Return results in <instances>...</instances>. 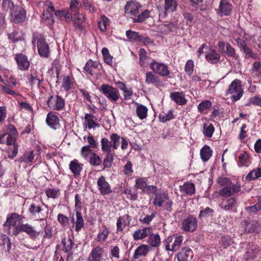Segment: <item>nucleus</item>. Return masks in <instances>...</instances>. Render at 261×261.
Instances as JSON below:
<instances>
[{
  "label": "nucleus",
  "mask_w": 261,
  "mask_h": 261,
  "mask_svg": "<svg viewBox=\"0 0 261 261\" xmlns=\"http://www.w3.org/2000/svg\"><path fill=\"white\" fill-rule=\"evenodd\" d=\"M197 227V220L192 216H189L182 222V229L185 231L193 232Z\"/></svg>",
  "instance_id": "13"
},
{
  "label": "nucleus",
  "mask_w": 261,
  "mask_h": 261,
  "mask_svg": "<svg viewBox=\"0 0 261 261\" xmlns=\"http://www.w3.org/2000/svg\"><path fill=\"white\" fill-rule=\"evenodd\" d=\"M178 28L177 25L173 22H167L160 26V31L164 34H167L170 32H175Z\"/></svg>",
  "instance_id": "28"
},
{
  "label": "nucleus",
  "mask_w": 261,
  "mask_h": 261,
  "mask_svg": "<svg viewBox=\"0 0 261 261\" xmlns=\"http://www.w3.org/2000/svg\"><path fill=\"white\" fill-rule=\"evenodd\" d=\"M147 243L150 247H158L161 244V238L159 234L152 232L149 235Z\"/></svg>",
  "instance_id": "30"
},
{
  "label": "nucleus",
  "mask_w": 261,
  "mask_h": 261,
  "mask_svg": "<svg viewBox=\"0 0 261 261\" xmlns=\"http://www.w3.org/2000/svg\"><path fill=\"white\" fill-rule=\"evenodd\" d=\"M147 186V179L145 178H139L136 179L135 187L140 189L144 192Z\"/></svg>",
  "instance_id": "50"
},
{
  "label": "nucleus",
  "mask_w": 261,
  "mask_h": 261,
  "mask_svg": "<svg viewBox=\"0 0 261 261\" xmlns=\"http://www.w3.org/2000/svg\"><path fill=\"white\" fill-rule=\"evenodd\" d=\"M84 120V125L85 128L90 129L99 126V124L96 122L97 118L92 114H86Z\"/></svg>",
  "instance_id": "22"
},
{
  "label": "nucleus",
  "mask_w": 261,
  "mask_h": 261,
  "mask_svg": "<svg viewBox=\"0 0 261 261\" xmlns=\"http://www.w3.org/2000/svg\"><path fill=\"white\" fill-rule=\"evenodd\" d=\"M168 197V194L164 192L156 193L153 199V204L156 206L161 207Z\"/></svg>",
  "instance_id": "29"
},
{
  "label": "nucleus",
  "mask_w": 261,
  "mask_h": 261,
  "mask_svg": "<svg viewBox=\"0 0 261 261\" xmlns=\"http://www.w3.org/2000/svg\"><path fill=\"white\" fill-rule=\"evenodd\" d=\"M83 139L84 140H87L90 148H97L98 147L97 142L90 134L87 136H84Z\"/></svg>",
  "instance_id": "58"
},
{
  "label": "nucleus",
  "mask_w": 261,
  "mask_h": 261,
  "mask_svg": "<svg viewBox=\"0 0 261 261\" xmlns=\"http://www.w3.org/2000/svg\"><path fill=\"white\" fill-rule=\"evenodd\" d=\"M149 251V247L147 245L142 244L139 246L135 251L134 259H139L140 256H146Z\"/></svg>",
  "instance_id": "27"
},
{
  "label": "nucleus",
  "mask_w": 261,
  "mask_h": 261,
  "mask_svg": "<svg viewBox=\"0 0 261 261\" xmlns=\"http://www.w3.org/2000/svg\"><path fill=\"white\" fill-rule=\"evenodd\" d=\"M6 127V129L5 133L8 135H10V136L13 137L16 139L18 135L16 127L12 124L7 125Z\"/></svg>",
  "instance_id": "61"
},
{
  "label": "nucleus",
  "mask_w": 261,
  "mask_h": 261,
  "mask_svg": "<svg viewBox=\"0 0 261 261\" xmlns=\"http://www.w3.org/2000/svg\"><path fill=\"white\" fill-rule=\"evenodd\" d=\"M261 177V167L251 170L246 176V180L251 181Z\"/></svg>",
  "instance_id": "37"
},
{
  "label": "nucleus",
  "mask_w": 261,
  "mask_h": 261,
  "mask_svg": "<svg viewBox=\"0 0 261 261\" xmlns=\"http://www.w3.org/2000/svg\"><path fill=\"white\" fill-rule=\"evenodd\" d=\"M97 186L100 194L102 195L109 194L112 192L110 184L106 181V178L103 176H101L98 179Z\"/></svg>",
  "instance_id": "14"
},
{
  "label": "nucleus",
  "mask_w": 261,
  "mask_h": 261,
  "mask_svg": "<svg viewBox=\"0 0 261 261\" xmlns=\"http://www.w3.org/2000/svg\"><path fill=\"white\" fill-rule=\"evenodd\" d=\"M76 220L75 222H74V218H72V221L75 223V230L76 231H79L84 226V219L81 213L79 211L76 212Z\"/></svg>",
  "instance_id": "39"
},
{
  "label": "nucleus",
  "mask_w": 261,
  "mask_h": 261,
  "mask_svg": "<svg viewBox=\"0 0 261 261\" xmlns=\"http://www.w3.org/2000/svg\"><path fill=\"white\" fill-rule=\"evenodd\" d=\"M243 93L241 81L236 79L229 85L226 91V95H230L231 99L233 101H236L241 98Z\"/></svg>",
  "instance_id": "1"
},
{
  "label": "nucleus",
  "mask_w": 261,
  "mask_h": 261,
  "mask_svg": "<svg viewBox=\"0 0 261 261\" xmlns=\"http://www.w3.org/2000/svg\"><path fill=\"white\" fill-rule=\"evenodd\" d=\"M220 55L215 49H211L205 55L206 60L211 64H217L220 60Z\"/></svg>",
  "instance_id": "25"
},
{
  "label": "nucleus",
  "mask_w": 261,
  "mask_h": 261,
  "mask_svg": "<svg viewBox=\"0 0 261 261\" xmlns=\"http://www.w3.org/2000/svg\"><path fill=\"white\" fill-rule=\"evenodd\" d=\"M184 237L180 235L168 237L165 241V249L168 251L175 252L181 246Z\"/></svg>",
  "instance_id": "4"
},
{
  "label": "nucleus",
  "mask_w": 261,
  "mask_h": 261,
  "mask_svg": "<svg viewBox=\"0 0 261 261\" xmlns=\"http://www.w3.org/2000/svg\"><path fill=\"white\" fill-rule=\"evenodd\" d=\"M21 232H25L32 239H36L40 233V231L36 230L34 226L29 223L21 224L18 234Z\"/></svg>",
  "instance_id": "15"
},
{
  "label": "nucleus",
  "mask_w": 261,
  "mask_h": 261,
  "mask_svg": "<svg viewBox=\"0 0 261 261\" xmlns=\"http://www.w3.org/2000/svg\"><path fill=\"white\" fill-rule=\"evenodd\" d=\"M217 181L220 186L228 187L231 185V180L228 177L223 176L219 177Z\"/></svg>",
  "instance_id": "56"
},
{
  "label": "nucleus",
  "mask_w": 261,
  "mask_h": 261,
  "mask_svg": "<svg viewBox=\"0 0 261 261\" xmlns=\"http://www.w3.org/2000/svg\"><path fill=\"white\" fill-rule=\"evenodd\" d=\"M2 7L4 10L12 12L15 8V5L11 0H2Z\"/></svg>",
  "instance_id": "48"
},
{
  "label": "nucleus",
  "mask_w": 261,
  "mask_h": 261,
  "mask_svg": "<svg viewBox=\"0 0 261 261\" xmlns=\"http://www.w3.org/2000/svg\"><path fill=\"white\" fill-rule=\"evenodd\" d=\"M177 3L175 0H165L164 9L166 12H173L176 10Z\"/></svg>",
  "instance_id": "35"
},
{
  "label": "nucleus",
  "mask_w": 261,
  "mask_h": 261,
  "mask_svg": "<svg viewBox=\"0 0 261 261\" xmlns=\"http://www.w3.org/2000/svg\"><path fill=\"white\" fill-rule=\"evenodd\" d=\"M73 79L69 76H65L63 79L62 87L64 89L68 91L72 88L74 85Z\"/></svg>",
  "instance_id": "44"
},
{
  "label": "nucleus",
  "mask_w": 261,
  "mask_h": 261,
  "mask_svg": "<svg viewBox=\"0 0 261 261\" xmlns=\"http://www.w3.org/2000/svg\"><path fill=\"white\" fill-rule=\"evenodd\" d=\"M150 17V12L146 10L142 12L140 14H138L133 18L134 22H142L147 18Z\"/></svg>",
  "instance_id": "46"
},
{
  "label": "nucleus",
  "mask_w": 261,
  "mask_h": 261,
  "mask_svg": "<svg viewBox=\"0 0 261 261\" xmlns=\"http://www.w3.org/2000/svg\"><path fill=\"white\" fill-rule=\"evenodd\" d=\"M211 156L212 151L209 146L205 145L201 148L200 150V156L203 161H207Z\"/></svg>",
  "instance_id": "41"
},
{
  "label": "nucleus",
  "mask_w": 261,
  "mask_h": 261,
  "mask_svg": "<svg viewBox=\"0 0 261 261\" xmlns=\"http://www.w3.org/2000/svg\"><path fill=\"white\" fill-rule=\"evenodd\" d=\"M218 46L220 51L222 53H225L228 57L235 58L236 50L228 43L224 41H219Z\"/></svg>",
  "instance_id": "17"
},
{
  "label": "nucleus",
  "mask_w": 261,
  "mask_h": 261,
  "mask_svg": "<svg viewBox=\"0 0 261 261\" xmlns=\"http://www.w3.org/2000/svg\"><path fill=\"white\" fill-rule=\"evenodd\" d=\"M89 163L92 166H98L102 163V160L96 153L92 154L89 158Z\"/></svg>",
  "instance_id": "54"
},
{
  "label": "nucleus",
  "mask_w": 261,
  "mask_h": 261,
  "mask_svg": "<svg viewBox=\"0 0 261 261\" xmlns=\"http://www.w3.org/2000/svg\"><path fill=\"white\" fill-rule=\"evenodd\" d=\"M62 244L63 245V250L69 255L67 256V259H69L70 255L71 253V250L73 246V242L71 239L69 237L68 238H63L62 240Z\"/></svg>",
  "instance_id": "33"
},
{
  "label": "nucleus",
  "mask_w": 261,
  "mask_h": 261,
  "mask_svg": "<svg viewBox=\"0 0 261 261\" xmlns=\"http://www.w3.org/2000/svg\"><path fill=\"white\" fill-rule=\"evenodd\" d=\"M16 61L18 68L21 70H26L30 66V62L28 57L23 54H18L15 55L14 58Z\"/></svg>",
  "instance_id": "16"
},
{
  "label": "nucleus",
  "mask_w": 261,
  "mask_h": 261,
  "mask_svg": "<svg viewBox=\"0 0 261 261\" xmlns=\"http://www.w3.org/2000/svg\"><path fill=\"white\" fill-rule=\"evenodd\" d=\"M93 153L89 145L84 146L81 150V156L85 159L90 157Z\"/></svg>",
  "instance_id": "53"
},
{
  "label": "nucleus",
  "mask_w": 261,
  "mask_h": 261,
  "mask_svg": "<svg viewBox=\"0 0 261 261\" xmlns=\"http://www.w3.org/2000/svg\"><path fill=\"white\" fill-rule=\"evenodd\" d=\"M69 169L74 176L80 175L82 169V165L80 164L77 160L71 161L69 164Z\"/></svg>",
  "instance_id": "31"
},
{
  "label": "nucleus",
  "mask_w": 261,
  "mask_h": 261,
  "mask_svg": "<svg viewBox=\"0 0 261 261\" xmlns=\"http://www.w3.org/2000/svg\"><path fill=\"white\" fill-rule=\"evenodd\" d=\"M110 139L113 142L112 147L114 149H117L119 146L121 138L116 134H113L111 135Z\"/></svg>",
  "instance_id": "60"
},
{
  "label": "nucleus",
  "mask_w": 261,
  "mask_h": 261,
  "mask_svg": "<svg viewBox=\"0 0 261 261\" xmlns=\"http://www.w3.org/2000/svg\"><path fill=\"white\" fill-rule=\"evenodd\" d=\"M34 158L33 151L26 152L23 155L21 158V161L25 163L32 162Z\"/></svg>",
  "instance_id": "62"
},
{
  "label": "nucleus",
  "mask_w": 261,
  "mask_h": 261,
  "mask_svg": "<svg viewBox=\"0 0 261 261\" xmlns=\"http://www.w3.org/2000/svg\"><path fill=\"white\" fill-rule=\"evenodd\" d=\"M131 219L128 214H125L122 217H120L117 222V230L118 231H121L123 228L129 225Z\"/></svg>",
  "instance_id": "26"
},
{
  "label": "nucleus",
  "mask_w": 261,
  "mask_h": 261,
  "mask_svg": "<svg viewBox=\"0 0 261 261\" xmlns=\"http://www.w3.org/2000/svg\"><path fill=\"white\" fill-rule=\"evenodd\" d=\"M108 22V18L105 15L101 16L100 20L98 22V28L100 31L105 32L107 30Z\"/></svg>",
  "instance_id": "55"
},
{
  "label": "nucleus",
  "mask_w": 261,
  "mask_h": 261,
  "mask_svg": "<svg viewBox=\"0 0 261 261\" xmlns=\"http://www.w3.org/2000/svg\"><path fill=\"white\" fill-rule=\"evenodd\" d=\"M241 185L237 183L230 186L223 188L219 191V194L221 196L224 197H229L231 196H234L241 191Z\"/></svg>",
  "instance_id": "10"
},
{
  "label": "nucleus",
  "mask_w": 261,
  "mask_h": 261,
  "mask_svg": "<svg viewBox=\"0 0 261 261\" xmlns=\"http://www.w3.org/2000/svg\"><path fill=\"white\" fill-rule=\"evenodd\" d=\"M37 48L39 55L47 58L49 56V48L48 43L44 38H39L37 41Z\"/></svg>",
  "instance_id": "18"
},
{
  "label": "nucleus",
  "mask_w": 261,
  "mask_h": 261,
  "mask_svg": "<svg viewBox=\"0 0 261 261\" xmlns=\"http://www.w3.org/2000/svg\"><path fill=\"white\" fill-rule=\"evenodd\" d=\"M173 110H170L168 113H162L159 115V119L161 122H166L173 118Z\"/></svg>",
  "instance_id": "49"
},
{
  "label": "nucleus",
  "mask_w": 261,
  "mask_h": 261,
  "mask_svg": "<svg viewBox=\"0 0 261 261\" xmlns=\"http://www.w3.org/2000/svg\"><path fill=\"white\" fill-rule=\"evenodd\" d=\"M147 112L148 109L146 107L141 104H137L136 113L137 116L140 119H144L146 118L147 115Z\"/></svg>",
  "instance_id": "38"
},
{
  "label": "nucleus",
  "mask_w": 261,
  "mask_h": 261,
  "mask_svg": "<svg viewBox=\"0 0 261 261\" xmlns=\"http://www.w3.org/2000/svg\"><path fill=\"white\" fill-rule=\"evenodd\" d=\"M103 249L98 246L93 248L88 256V261H102Z\"/></svg>",
  "instance_id": "20"
},
{
  "label": "nucleus",
  "mask_w": 261,
  "mask_h": 261,
  "mask_svg": "<svg viewBox=\"0 0 261 261\" xmlns=\"http://www.w3.org/2000/svg\"><path fill=\"white\" fill-rule=\"evenodd\" d=\"M6 133L0 135V144L7 145H13V149H9V153L12 158L15 156L18 152V144L16 142V139Z\"/></svg>",
  "instance_id": "5"
},
{
  "label": "nucleus",
  "mask_w": 261,
  "mask_h": 261,
  "mask_svg": "<svg viewBox=\"0 0 261 261\" xmlns=\"http://www.w3.org/2000/svg\"><path fill=\"white\" fill-rule=\"evenodd\" d=\"M236 204V199L234 198H231L226 201L225 204L222 206V207L226 211H228L235 206Z\"/></svg>",
  "instance_id": "59"
},
{
  "label": "nucleus",
  "mask_w": 261,
  "mask_h": 261,
  "mask_svg": "<svg viewBox=\"0 0 261 261\" xmlns=\"http://www.w3.org/2000/svg\"><path fill=\"white\" fill-rule=\"evenodd\" d=\"M193 257L192 250L188 247L182 248L177 254L178 261H192Z\"/></svg>",
  "instance_id": "19"
},
{
  "label": "nucleus",
  "mask_w": 261,
  "mask_h": 261,
  "mask_svg": "<svg viewBox=\"0 0 261 261\" xmlns=\"http://www.w3.org/2000/svg\"><path fill=\"white\" fill-rule=\"evenodd\" d=\"M212 106V102L210 100H204L201 102L198 106V111L200 113L210 108Z\"/></svg>",
  "instance_id": "63"
},
{
  "label": "nucleus",
  "mask_w": 261,
  "mask_h": 261,
  "mask_svg": "<svg viewBox=\"0 0 261 261\" xmlns=\"http://www.w3.org/2000/svg\"><path fill=\"white\" fill-rule=\"evenodd\" d=\"M47 105L50 109L59 111L64 108L65 102L63 99L58 95L51 96L47 100Z\"/></svg>",
  "instance_id": "9"
},
{
  "label": "nucleus",
  "mask_w": 261,
  "mask_h": 261,
  "mask_svg": "<svg viewBox=\"0 0 261 261\" xmlns=\"http://www.w3.org/2000/svg\"><path fill=\"white\" fill-rule=\"evenodd\" d=\"M150 68L156 74L163 77H167L170 74L169 68L165 64L154 60L149 64Z\"/></svg>",
  "instance_id": "6"
},
{
  "label": "nucleus",
  "mask_w": 261,
  "mask_h": 261,
  "mask_svg": "<svg viewBox=\"0 0 261 261\" xmlns=\"http://www.w3.org/2000/svg\"><path fill=\"white\" fill-rule=\"evenodd\" d=\"M101 51L105 62L107 64L112 65L113 64V57L109 54L108 48L104 47Z\"/></svg>",
  "instance_id": "52"
},
{
  "label": "nucleus",
  "mask_w": 261,
  "mask_h": 261,
  "mask_svg": "<svg viewBox=\"0 0 261 261\" xmlns=\"http://www.w3.org/2000/svg\"><path fill=\"white\" fill-rule=\"evenodd\" d=\"M99 89L105 96L111 102H116L120 98L118 90L109 84L101 85Z\"/></svg>",
  "instance_id": "3"
},
{
  "label": "nucleus",
  "mask_w": 261,
  "mask_h": 261,
  "mask_svg": "<svg viewBox=\"0 0 261 261\" xmlns=\"http://www.w3.org/2000/svg\"><path fill=\"white\" fill-rule=\"evenodd\" d=\"M236 41L240 49L245 54V58L246 59L249 58L253 59H258L259 55L253 52L252 50L247 45L245 40L241 38H238Z\"/></svg>",
  "instance_id": "8"
},
{
  "label": "nucleus",
  "mask_w": 261,
  "mask_h": 261,
  "mask_svg": "<svg viewBox=\"0 0 261 261\" xmlns=\"http://www.w3.org/2000/svg\"><path fill=\"white\" fill-rule=\"evenodd\" d=\"M179 189L181 192L190 195L193 194L195 191L194 185L191 182H187L182 186H180Z\"/></svg>",
  "instance_id": "32"
},
{
  "label": "nucleus",
  "mask_w": 261,
  "mask_h": 261,
  "mask_svg": "<svg viewBox=\"0 0 261 261\" xmlns=\"http://www.w3.org/2000/svg\"><path fill=\"white\" fill-rule=\"evenodd\" d=\"M252 70L257 73V76L261 79V62L256 61L252 65Z\"/></svg>",
  "instance_id": "64"
},
{
  "label": "nucleus",
  "mask_w": 261,
  "mask_h": 261,
  "mask_svg": "<svg viewBox=\"0 0 261 261\" xmlns=\"http://www.w3.org/2000/svg\"><path fill=\"white\" fill-rule=\"evenodd\" d=\"M46 121L51 128L57 129L60 127L59 119L57 115L53 112H49L46 117Z\"/></svg>",
  "instance_id": "23"
},
{
  "label": "nucleus",
  "mask_w": 261,
  "mask_h": 261,
  "mask_svg": "<svg viewBox=\"0 0 261 261\" xmlns=\"http://www.w3.org/2000/svg\"><path fill=\"white\" fill-rule=\"evenodd\" d=\"M152 230L151 227L137 229L134 232L133 238L135 241L143 239L151 234Z\"/></svg>",
  "instance_id": "21"
},
{
  "label": "nucleus",
  "mask_w": 261,
  "mask_h": 261,
  "mask_svg": "<svg viewBox=\"0 0 261 261\" xmlns=\"http://www.w3.org/2000/svg\"><path fill=\"white\" fill-rule=\"evenodd\" d=\"M11 20L16 23L22 22L26 18V12L24 9L16 7L15 10L10 12Z\"/></svg>",
  "instance_id": "11"
},
{
  "label": "nucleus",
  "mask_w": 261,
  "mask_h": 261,
  "mask_svg": "<svg viewBox=\"0 0 261 261\" xmlns=\"http://www.w3.org/2000/svg\"><path fill=\"white\" fill-rule=\"evenodd\" d=\"M171 98L177 104L182 106L187 102L186 98L179 92L172 93L170 94Z\"/></svg>",
  "instance_id": "36"
},
{
  "label": "nucleus",
  "mask_w": 261,
  "mask_h": 261,
  "mask_svg": "<svg viewBox=\"0 0 261 261\" xmlns=\"http://www.w3.org/2000/svg\"><path fill=\"white\" fill-rule=\"evenodd\" d=\"M74 23L80 27L81 24L85 21V17L83 14H81L78 12H75L74 14Z\"/></svg>",
  "instance_id": "51"
},
{
  "label": "nucleus",
  "mask_w": 261,
  "mask_h": 261,
  "mask_svg": "<svg viewBox=\"0 0 261 261\" xmlns=\"http://www.w3.org/2000/svg\"><path fill=\"white\" fill-rule=\"evenodd\" d=\"M20 216L16 213H13L7 218L4 226L8 227V232L11 235L17 236L20 227Z\"/></svg>",
  "instance_id": "2"
},
{
  "label": "nucleus",
  "mask_w": 261,
  "mask_h": 261,
  "mask_svg": "<svg viewBox=\"0 0 261 261\" xmlns=\"http://www.w3.org/2000/svg\"><path fill=\"white\" fill-rule=\"evenodd\" d=\"M101 149L104 153L112 152L111 148L112 147V142L110 141L107 138H103L101 141Z\"/></svg>",
  "instance_id": "43"
},
{
  "label": "nucleus",
  "mask_w": 261,
  "mask_h": 261,
  "mask_svg": "<svg viewBox=\"0 0 261 261\" xmlns=\"http://www.w3.org/2000/svg\"><path fill=\"white\" fill-rule=\"evenodd\" d=\"M106 156L103 160V165L105 168H109L112 166L114 160V153L106 152Z\"/></svg>",
  "instance_id": "47"
},
{
  "label": "nucleus",
  "mask_w": 261,
  "mask_h": 261,
  "mask_svg": "<svg viewBox=\"0 0 261 261\" xmlns=\"http://www.w3.org/2000/svg\"><path fill=\"white\" fill-rule=\"evenodd\" d=\"M141 5L135 1H128L124 8L125 14L133 19L139 13Z\"/></svg>",
  "instance_id": "7"
},
{
  "label": "nucleus",
  "mask_w": 261,
  "mask_h": 261,
  "mask_svg": "<svg viewBox=\"0 0 261 261\" xmlns=\"http://www.w3.org/2000/svg\"><path fill=\"white\" fill-rule=\"evenodd\" d=\"M251 163L250 156L248 153L244 152L239 156V165L240 166H248Z\"/></svg>",
  "instance_id": "40"
},
{
  "label": "nucleus",
  "mask_w": 261,
  "mask_h": 261,
  "mask_svg": "<svg viewBox=\"0 0 261 261\" xmlns=\"http://www.w3.org/2000/svg\"><path fill=\"white\" fill-rule=\"evenodd\" d=\"M215 130V128L212 123H204L203 126V133L204 135L208 138L212 137Z\"/></svg>",
  "instance_id": "45"
},
{
  "label": "nucleus",
  "mask_w": 261,
  "mask_h": 261,
  "mask_svg": "<svg viewBox=\"0 0 261 261\" xmlns=\"http://www.w3.org/2000/svg\"><path fill=\"white\" fill-rule=\"evenodd\" d=\"M232 9V6L228 0H220L219 8L216 9L217 13L221 17L229 15Z\"/></svg>",
  "instance_id": "12"
},
{
  "label": "nucleus",
  "mask_w": 261,
  "mask_h": 261,
  "mask_svg": "<svg viewBox=\"0 0 261 261\" xmlns=\"http://www.w3.org/2000/svg\"><path fill=\"white\" fill-rule=\"evenodd\" d=\"M246 230L249 233L259 232L261 230V223L255 222L248 224L246 226Z\"/></svg>",
  "instance_id": "42"
},
{
  "label": "nucleus",
  "mask_w": 261,
  "mask_h": 261,
  "mask_svg": "<svg viewBox=\"0 0 261 261\" xmlns=\"http://www.w3.org/2000/svg\"><path fill=\"white\" fill-rule=\"evenodd\" d=\"M46 195L48 198H57L60 195V190L57 189H48L46 190Z\"/></svg>",
  "instance_id": "57"
},
{
  "label": "nucleus",
  "mask_w": 261,
  "mask_h": 261,
  "mask_svg": "<svg viewBox=\"0 0 261 261\" xmlns=\"http://www.w3.org/2000/svg\"><path fill=\"white\" fill-rule=\"evenodd\" d=\"M99 63L89 60L84 67V70L91 75L97 73L98 70Z\"/></svg>",
  "instance_id": "24"
},
{
  "label": "nucleus",
  "mask_w": 261,
  "mask_h": 261,
  "mask_svg": "<svg viewBox=\"0 0 261 261\" xmlns=\"http://www.w3.org/2000/svg\"><path fill=\"white\" fill-rule=\"evenodd\" d=\"M145 82L148 84H157L160 82L159 77L151 71H147L145 74Z\"/></svg>",
  "instance_id": "34"
}]
</instances>
